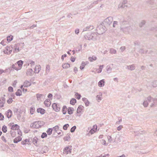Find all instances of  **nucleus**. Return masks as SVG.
I'll return each mask as SVG.
<instances>
[{
	"mask_svg": "<svg viewBox=\"0 0 157 157\" xmlns=\"http://www.w3.org/2000/svg\"><path fill=\"white\" fill-rule=\"evenodd\" d=\"M96 31L98 34L101 35L105 32L106 31V27L101 23L96 28Z\"/></svg>",
	"mask_w": 157,
	"mask_h": 157,
	"instance_id": "obj_1",
	"label": "nucleus"
},
{
	"mask_svg": "<svg viewBox=\"0 0 157 157\" xmlns=\"http://www.w3.org/2000/svg\"><path fill=\"white\" fill-rule=\"evenodd\" d=\"M97 34L95 33H87L85 36V38L89 40H96Z\"/></svg>",
	"mask_w": 157,
	"mask_h": 157,
	"instance_id": "obj_2",
	"label": "nucleus"
},
{
	"mask_svg": "<svg viewBox=\"0 0 157 157\" xmlns=\"http://www.w3.org/2000/svg\"><path fill=\"white\" fill-rule=\"evenodd\" d=\"M113 20L112 17H109L105 19L102 23L105 27H108L112 24Z\"/></svg>",
	"mask_w": 157,
	"mask_h": 157,
	"instance_id": "obj_3",
	"label": "nucleus"
},
{
	"mask_svg": "<svg viewBox=\"0 0 157 157\" xmlns=\"http://www.w3.org/2000/svg\"><path fill=\"white\" fill-rule=\"evenodd\" d=\"M24 46L25 44L24 43L15 44L14 46L15 50L17 52H19L24 48Z\"/></svg>",
	"mask_w": 157,
	"mask_h": 157,
	"instance_id": "obj_4",
	"label": "nucleus"
},
{
	"mask_svg": "<svg viewBox=\"0 0 157 157\" xmlns=\"http://www.w3.org/2000/svg\"><path fill=\"white\" fill-rule=\"evenodd\" d=\"M53 109L56 112L60 111L61 108V105L59 103H53L52 105Z\"/></svg>",
	"mask_w": 157,
	"mask_h": 157,
	"instance_id": "obj_5",
	"label": "nucleus"
},
{
	"mask_svg": "<svg viewBox=\"0 0 157 157\" xmlns=\"http://www.w3.org/2000/svg\"><path fill=\"white\" fill-rule=\"evenodd\" d=\"M121 30L125 33H129L132 31V28L131 26L123 27H121Z\"/></svg>",
	"mask_w": 157,
	"mask_h": 157,
	"instance_id": "obj_6",
	"label": "nucleus"
},
{
	"mask_svg": "<svg viewBox=\"0 0 157 157\" xmlns=\"http://www.w3.org/2000/svg\"><path fill=\"white\" fill-rule=\"evenodd\" d=\"M153 98H151L150 96L148 97L147 98V100L144 101L143 103V105L145 107H147L148 103L151 102V101H153Z\"/></svg>",
	"mask_w": 157,
	"mask_h": 157,
	"instance_id": "obj_7",
	"label": "nucleus"
},
{
	"mask_svg": "<svg viewBox=\"0 0 157 157\" xmlns=\"http://www.w3.org/2000/svg\"><path fill=\"white\" fill-rule=\"evenodd\" d=\"M38 150L40 153H46L48 151V148L47 146H44L42 147L41 150V149L39 148Z\"/></svg>",
	"mask_w": 157,
	"mask_h": 157,
	"instance_id": "obj_8",
	"label": "nucleus"
},
{
	"mask_svg": "<svg viewBox=\"0 0 157 157\" xmlns=\"http://www.w3.org/2000/svg\"><path fill=\"white\" fill-rule=\"evenodd\" d=\"M72 147L69 146L65 147L63 149V152L66 154L70 153L71 152Z\"/></svg>",
	"mask_w": 157,
	"mask_h": 157,
	"instance_id": "obj_9",
	"label": "nucleus"
},
{
	"mask_svg": "<svg viewBox=\"0 0 157 157\" xmlns=\"http://www.w3.org/2000/svg\"><path fill=\"white\" fill-rule=\"evenodd\" d=\"M30 127L33 128H39V125L37 121H35L31 123L30 125Z\"/></svg>",
	"mask_w": 157,
	"mask_h": 157,
	"instance_id": "obj_10",
	"label": "nucleus"
},
{
	"mask_svg": "<svg viewBox=\"0 0 157 157\" xmlns=\"http://www.w3.org/2000/svg\"><path fill=\"white\" fill-rule=\"evenodd\" d=\"M6 116L8 118H10L12 115V112L10 109H9L5 112Z\"/></svg>",
	"mask_w": 157,
	"mask_h": 157,
	"instance_id": "obj_11",
	"label": "nucleus"
},
{
	"mask_svg": "<svg viewBox=\"0 0 157 157\" xmlns=\"http://www.w3.org/2000/svg\"><path fill=\"white\" fill-rule=\"evenodd\" d=\"M82 100L84 102L85 105L86 107L89 106L90 103L87 98H82Z\"/></svg>",
	"mask_w": 157,
	"mask_h": 157,
	"instance_id": "obj_12",
	"label": "nucleus"
},
{
	"mask_svg": "<svg viewBox=\"0 0 157 157\" xmlns=\"http://www.w3.org/2000/svg\"><path fill=\"white\" fill-rule=\"evenodd\" d=\"M94 28V27L93 25L88 26L83 29V31H89L93 29Z\"/></svg>",
	"mask_w": 157,
	"mask_h": 157,
	"instance_id": "obj_13",
	"label": "nucleus"
},
{
	"mask_svg": "<svg viewBox=\"0 0 157 157\" xmlns=\"http://www.w3.org/2000/svg\"><path fill=\"white\" fill-rule=\"evenodd\" d=\"M84 109V107L82 105H80L78 106L77 108V112L78 113H81L82 111Z\"/></svg>",
	"mask_w": 157,
	"mask_h": 157,
	"instance_id": "obj_14",
	"label": "nucleus"
},
{
	"mask_svg": "<svg viewBox=\"0 0 157 157\" xmlns=\"http://www.w3.org/2000/svg\"><path fill=\"white\" fill-rule=\"evenodd\" d=\"M16 63L18 67V69H21L22 68L23 64V61L21 60H20L17 61Z\"/></svg>",
	"mask_w": 157,
	"mask_h": 157,
	"instance_id": "obj_15",
	"label": "nucleus"
},
{
	"mask_svg": "<svg viewBox=\"0 0 157 157\" xmlns=\"http://www.w3.org/2000/svg\"><path fill=\"white\" fill-rule=\"evenodd\" d=\"M18 67L16 63H15L13 64L12 65V67L10 68V70H12V69H14L15 70L17 71H18L19 70H20V69H18L19 67Z\"/></svg>",
	"mask_w": 157,
	"mask_h": 157,
	"instance_id": "obj_16",
	"label": "nucleus"
},
{
	"mask_svg": "<svg viewBox=\"0 0 157 157\" xmlns=\"http://www.w3.org/2000/svg\"><path fill=\"white\" fill-rule=\"evenodd\" d=\"M126 69H128L129 70L131 71H133L135 69V67L134 64H133L131 65L127 66L126 67Z\"/></svg>",
	"mask_w": 157,
	"mask_h": 157,
	"instance_id": "obj_17",
	"label": "nucleus"
},
{
	"mask_svg": "<svg viewBox=\"0 0 157 157\" xmlns=\"http://www.w3.org/2000/svg\"><path fill=\"white\" fill-rule=\"evenodd\" d=\"M22 140V138L20 136H18L15 138L13 140V142L15 143H17L20 141Z\"/></svg>",
	"mask_w": 157,
	"mask_h": 157,
	"instance_id": "obj_18",
	"label": "nucleus"
},
{
	"mask_svg": "<svg viewBox=\"0 0 157 157\" xmlns=\"http://www.w3.org/2000/svg\"><path fill=\"white\" fill-rule=\"evenodd\" d=\"M44 104L46 106L48 107L51 105V102L49 99H47L44 101Z\"/></svg>",
	"mask_w": 157,
	"mask_h": 157,
	"instance_id": "obj_19",
	"label": "nucleus"
},
{
	"mask_svg": "<svg viewBox=\"0 0 157 157\" xmlns=\"http://www.w3.org/2000/svg\"><path fill=\"white\" fill-rule=\"evenodd\" d=\"M104 79H102L100 80L98 83V86L100 87H102L104 86L105 85Z\"/></svg>",
	"mask_w": 157,
	"mask_h": 157,
	"instance_id": "obj_20",
	"label": "nucleus"
},
{
	"mask_svg": "<svg viewBox=\"0 0 157 157\" xmlns=\"http://www.w3.org/2000/svg\"><path fill=\"white\" fill-rule=\"evenodd\" d=\"M40 70V65H36L35 66L34 72L36 73H39Z\"/></svg>",
	"mask_w": 157,
	"mask_h": 157,
	"instance_id": "obj_21",
	"label": "nucleus"
},
{
	"mask_svg": "<svg viewBox=\"0 0 157 157\" xmlns=\"http://www.w3.org/2000/svg\"><path fill=\"white\" fill-rule=\"evenodd\" d=\"M45 110L42 108H38L37 109V112L38 113H40L41 114H44L45 113Z\"/></svg>",
	"mask_w": 157,
	"mask_h": 157,
	"instance_id": "obj_22",
	"label": "nucleus"
},
{
	"mask_svg": "<svg viewBox=\"0 0 157 157\" xmlns=\"http://www.w3.org/2000/svg\"><path fill=\"white\" fill-rule=\"evenodd\" d=\"M19 126L17 124H15L14 125H12L11 128L12 130H18L19 129Z\"/></svg>",
	"mask_w": 157,
	"mask_h": 157,
	"instance_id": "obj_23",
	"label": "nucleus"
},
{
	"mask_svg": "<svg viewBox=\"0 0 157 157\" xmlns=\"http://www.w3.org/2000/svg\"><path fill=\"white\" fill-rule=\"evenodd\" d=\"M31 84L29 81L26 80L24 83V86L25 87H28L31 86Z\"/></svg>",
	"mask_w": 157,
	"mask_h": 157,
	"instance_id": "obj_24",
	"label": "nucleus"
},
{
	"mask_svg": "<svg viewBox=\"0 0 157 157\" xmlns=\"http://www.w3.org/2000/svg\"><path fill=\"white\" fill-rule=\"evenodd\" d=\"M157 105V98H154L153 100V102L151 105V107H153L154 105Z\"/></svg>",
	"mask_w": 157,
	"mask_h": 157,
	"instance_id": "obj_25",
	"label": "nucleus"
},
{
	"mask_svg": "<svg viewBox=\"0 0 157 157\" xmlns=\"http://www.w3.org/2000/svg\"><path fill=\"white\" fill-rule=\"evenodd\" d=\"M74 108L72 107H69L67 109V113L71 115L73 113Z\"/></svg>",
	"mask_w": 157,
	"mask_h": 157,
	"instance_id": "obj_26",
	"label": "nucleus"
},
{
	"mask_svg": "<svg viewBox=\"0 0 157 157\" xmlns=\"http://www.w3.org/2000/svg\"><path fill=\"white\" fill-rule=\"evenodd\" d=\"M33 72V71L32 69H29L26 71V75H31Z\"/></svg>",
	"mask_w": 157,
	"mask_h": 157,
	"instance_id": "obj_27",
	"label": "nucleus"
},
{
	"mask_svg": "<svg viewBox=\"0 0 157 157\" xmlns=\"http://www.w3.org/2000/svg\"><path fill=\"white\" fill-rule=\"evenodd\" d=\"M44 97V95L42 94H36V97L37 99L38 100H40V99L41 98H42Z\"/></svg>",
	"mask_w": 157,
	"mask_h": 157,
	"instance_id": "obj_28",
	"label": "nucleus"
},
{
	"mask_svg": "<svg viewBox=\"0 0 157 157\" xmlns=\"http://www.w3.org/2000/svg\"><path fill=\"white\" fill-rule=\"evenodd\" d=\"M28 63V65L29 66V64H30L31 65V66L32 67L33 66H34L35 65V62L31 60H29L27 61Z\"/></svg>",
	"mask_w": 157,
	"mask_h": 157,
	"instance_id": "obj_29",
	"label": "nucleus"
},
{
	"mask_svg": "<svg viewBox=\"0 0 157 157\" xmlns=\"http://www.w3.org/2000/svg\"><path fill=\"white\" fill-rule=\"evenodd\" d=\"M38 139L36 137H35L33 138V144L36 146L37 145V142Z\"/></svg>",
	"mask_w": 157,
	"mask_h": 157,
	"instance_id": "obj_30",
	"label": "nucleus"
},
{
	"mask_svg": "<svg viewBox=\"0 0 157 157\" xmlns=\"http://www.w3.org/2000/svg\"><path fill=\"white\" fill-rule=\"evenodd\" d=\"M50 70V67L49 65H47L46 67L45 74L47 75L49 72Z\"/></svg>",
	"mask_w": 157,
	"mask_h": 157,
	"instance_id": "obj_31",
	"label": "nucleus"
},
{
	"mask_svg": "<svg viewBox=\"0 0 157 157\" xmlns=\"http://www.w3.org/2000/svg\"><path fill=\"white\" fill-rule=\"evenodd\" d=\"M76 102V100L74 98H72L70 101V103L71 104L74 105Z\"/></svg>",
	"mask_w": 157,
	"mask_h": 157,
	"instance_id": "obj_32",
	"label": "nucleus"
},
{
	"mask_svg": "<svg viewBox=\"0 0 157 157\" xmlns=\"http://www.w3.org/2000/svg\"><path fill=\"white\" fill-rule=\"evenodd\" d=\"M53 131V129L52 128H48L47 130L46 131V132L47 133L48 135H51Z\"/></svg>",
	"mask_w": 157,
	"mask_h": 157,
	"instance_id": "obj_33",
	"label": "nucleus"
},
{
	"mask_svg": "<svg viewBox=\"0 0 157 157\" xmlns=\"http://www.w3.org/2000/svg\"><path fill=\"white\" fill-rule=\"evenodd\" d=\"M15 94L17 96H20L22 95V92L21 90L18 89L15 93Z\"/></svg>",
	"mask_w": 157,
	"mask_h": 157,
	"instance_id": "obj_34",
	"label": "nucleus"
},
{
	"mask_svg": "<svg viewBox=\"0 0 157 157\" xmlns=\"http://www.w3.org/2000/svg\"><path fill=\"white\" fill-rule=\"evenodd\" d=\"M104 66V65H100L99 69L97 70L98 73H99L101 72L102 69H103Z\"/></svg>",
	"mask_w": 157,
	"mask_h": 157,
	"instance_id": "obj_35",
	"label": "nucleus"
},
{
	"mask_svg": "<svg viewBox=\"0 0 157 157\" xmlns=\"http://www.w3.org/2000/svg\"><path fill=\"white\" fill-rule=\"evenodd\" d=\"M86 65V64L85 63V62L84 61H82V63L80 67V68L81 70H83L84 69L85 65Z\"/></svg>",
	"mask_w": 157,
	"mask_h": 157,
	"instance_id": "obj_36",
	"label": "nucleus"
},
{
	"mask_svg": "<svg viewBox=\"0 0 157 157\" xmlns=\"http://www.w3.org/2000/svg\"><path fill=\"white\" fill-rule=\"evenodd\" d=\"M13 36L12 35L8 36L7 37V40L8 42H10L13 39Z\"/></svg>",
	"mask_w": 157,
	"mask_h": 157,
	"instance_id": "obj_37",
	"label": "nucleus"
},
{
	"mask_svg": "<svg viewBox=\"0 0 157 157\" xmlns=\"http://www.w3.org/2000/svg\"><path fill=\"white\" fill-rule=\"evenodd\" d=\"M67 108L66 106H63L62 109V113L63 114H65L67 113Z\"/></svg>",
	"mask_w": 157,
	"mask_h": 157,
	"instance_id": "obj_38",
	"label": "nucleus"
},
{
	"mask_svg": "<svg viewBox=\"0 0 157 157\" xmlns=\"http://www.w3.org/2000/svg\"><path fill=\"white\" fill-rule=\"evenodd\" d=\"M62 67L63 68H67L70 67V64L68 63H65L62 65Z\"/></svg>",
	"mask_w": 157,
	"mask_h": 157,
	"instance_id": "obj_39",
	"label": "nucleus"
},
{
	"mask_svg": "<svg viewBox=\"0 0 157 157\" xmlns=\"http://www.w3.org/2000/svg\"><path fill=\"white\" fill-rule=\"evenodd\" d=\"M37 122L39 125V128L43 126L45 124L44 122L43 121H37Z\"/></svg>",
	"mask_w": 157,
	"mask_h": 157,
	"instance_id": "obj_40",
	"label": "nucleus"
},
{
	"mask_svg": "<svg viewBox=\"0 0 157 157\" xmlns=\"http://www.w3.org/2000/svg\"><path fill=\"white\" fill-rule=\"evenodd\" d=\"M97 59V57L95 56H92V57H89V60L91 62H92L94 60H95Z\"/></svg>",
	"mask_w": 157,
	"mask_h": 157,
	"instance_id": "obj_41",
	"label": "nucleus"
},
{
	"mask_svg": "<svg viewBox=\"0 0 157 157\" xmlns=\"http://www.w3.org/2000/svg\"><path fill=\"white\" fill-rule=\"evenodd\" d=\"M7 127L5 125H4L2 128V130L3 132L4 133H6V132L7 130Z\"/></svg>",
	"mask_w": 157,
	"mask_h": 157,
	"instance_id": "obj_42",
	"label": "nucleus"
},
{
	"mask_svg": "<svg viewBox=\"0 0 157 157\" xmlns=\"http://www.w3.org/2000/svg\"><path fill=\"white\" fill-rule=\"evenodd\" d=\"M112 69V68H111L110 66L109 65H107V66L106 67V70L108 73H110Z\"/></svg>",
	"mask_w": 157,
	"mask_h": 157,
	"instance_id": "obj_43",
	"label": "nucleus"
},
{
	"mask_svg": "<svg viewBox=\"0 0 157 157\" xmlns=\"http://www.w3.org/2000/svg\"><path fill=\"white\" fill-rule=\"evenodd\" d=\"M75 98L78 100H79L80 99L81 97V95L78 93H76L75 94Z\"/></svg>",
	"mask_w": 157,
	"mask_h": 157,
	"instance_id": "obj_44",
	"label": "nucleus"
},
{
	"mask_svg": "<svg viewBox=\"0 0 157 157\" xmlns=\"http://www.w3.org/2000/svg\"><path fill=\"white\" fill-rule=\"evenodd\" d=\"M152 86L154 87H156L157 86V80H155L152 82Z\"/></svg>",
	"mask_w": 157,
	"mask_h": 157,
	"instance_id": "obj_45",
	"label": "nucleus"
},
{
	"mask_svg": "<svg viewBox=\"0 0 157 157\" xmlns=\"http://www.w3.org/2000/svg\"><path fill=\"white\" fill-rule=\"evenodd\" d=\"M10 133L11 134V135L12 137H14L16 135V132L14 131H10Z\"/></svg>",
	"mask_w": 157,
	"mask_h": 157,
	"instance_id": "obj_46",
	"label": "nucleus"
},
{
	"mask_svg": "<svg viewBox=\"0 0 157 157\" xmlns=\"http://www.w3.org/2000/svg\"><path fill=\"white\" fill-rule=\"evenodd\" d=\"M47 136V134L45 132H43L41 135V137L43 139Z\"/></svg>",
	"mask_w": 157,
	"mask_h": 157,
	"instance_id": "obj_47",
	"label": "nucleus"
},
{
	"mask_svg": "<svg viewBox=\"0 0 157 157\" xmlns=\"http://www.w3.org/2000/svg\"><path fill=\"white\" fill-rule=\"evenodd\" d=\"M63 139L65 141H69L70 140L71 137L69 135H68L67 136L65 137Z\"/></svg>",
	"mask_w": 157,
	"mask_h": 157,
	"instance_id": "obj_48",
	"label": "nucleus"
},
{
	"mask_svg": "<svg viewBox=\"0 0 157 157\" xmlns=\"http://www.w3.org/2000/svg\"><path fill=\"white\" fill-rule=\"evenodd\" d=\"M128 5H125V4H123V3H122L121 5L120 4L119 5V8H124L125 7H127Z\"/></svg>",
	"mask_w": 157,
	"mask_h": 157,
	"instance_id": "obj_49",
	"label": "nucleus"
},
{
	"mask_svg": "<svg viewBox=\"0 0 157 157\" xmlns=\"http://www.w3.org/2000/svg\"><path fill=\"white\" fill-rule=\"evenodd\" d=\"M76 128V127L75 126H74L72 127L70 130V132H75V130Z\"/></svg>",
	"mask_w": 157,
	"mask_h": 157,
	"instance_id": "obj_50",
	"label": "nucleus"
},
{
	"mask_svg": "<svg viewBox=\"0 0 157 157\" xmlns=\"http://www.w3.org/2000/svg\"><path fill=\"white\" fill-rule=\"evenodd\" d=\"M146 23V21L145 20H143L139 24V26L140 27H142L143 25H144Z\"/></svg>",
	"mask_w": 157,
	"mask_h": 157,
	"instance_id": "obj_51",
	"label": "nucleus"
},
{
	"mask_svg": "<svg viewBox=\"0 0 157 157\" xmlns=\"http://www.w3.org/2000/svg\"><path fill=\"white\" fill-rule=\"evenodd\" d=\"M69 126V124H66L64 125L63 127V129L66 130L67 129L68 127Z\"/></svg>",
	"mask_w": 157,
	"mask_h": 157,
	"instance_id": "obj_52",
	"label": "nucleus"
},
{
	"mask_svg": "<svg viewBox=\"0 0 157 157\" xmlns=\"http://www.w3.org/2000/svg\"><path fill=\"white\" fill-rule=\"evenodd\" d=\"M110 52L111 54H115L116 51L113 48H111L110 50Z\"/></svg>",
	"mask_w": 157,
	"mask_h": 157,
	"instance_id": "obj_53",
	"label": "nucleus"
},
{
	"mask_svg": "<svg viewBox=\"0 0 157 157\" xmlns=\"http://www.w3.org/2000/svg\"><path fill=\"white\" fill-rule=\"evenodd\" d=\"M35 108L34 107H31L30 109V113L31 114H33V113L34 112H35Z\"/></svg>",
	"mask_w": 157,
	"mask_h": 157,
	"instance_id": "obj_54",
	"label": "nucleus"
},
{
	"mask_svg": "<svg viewBox=\"0 0 157 157\" xmlns=\"http://www.w3.org/2000/svg\"><path fill=\"white\" fill-rule=\"evenodd\" d=\"M4 101H2L0 99V108H2L4 106V105L5 104Z\"/></svg>",
	"mask_w": 157,
	"mask_h": 157,
	"instance_id": "obj_55",
	"label": "nucleus"
},
{
	"mask_svg": "<svg viewBox=\"0 0 157 157\" xmlns=\"http://www.w3.org/2000/svg\"><path fill=\"white\" fill-rule=\"evenodd\" d=\"M147 51H145L143 49H140L139 50V52L141 54H144L145 53H146Z\"/></svg>",
	"mask_w": 157,
	"mask_h": 157,
	"instance_id": "obj_56",
	"label": "nucleus"
},
{
	"mask_svg": "<svg viewBox=\"0 0 157 157\" xmlns=\"http://www.w3.org/2000/svg\"><path fill=\"white\" fill-rule=\"evenodd\" d=\"M101 144L105 146H107L108 145V144L106 143L105 140L104 139H102L101 140Z\"/></svg>",
	"mask_w": 157,
	"mask_h": 157,
	"instance_id": "obj_57",
	"label": "nucleus"
},
{
	"mask_svg": "<svg viewBox=\"0 0 157 157\" xmlns=\"http://www.w3.org/2000/svg\"><path fill=\"white\" fill-rule=\"evenodd\" d=\"M53 97V95L51 93H49L48 95V98L50 99V100H52Z\"/></svg>",
	"mask_w": 157,
	"mask_h": 157,
	"instance_id": "obj_58",
	"label": "nucleus"
},
{
	"mask_svg": "<svg viewBox=\"0 0 157 157\" xmlns=\"http://www.w3.org/2000/svg\"><path fill=\"white\" fill-rule=\"evenodd\" d=\"M13 101V100L12 98H10L7 101V103L8 104H10L12 103Z\"/></svg>",
	"mask_w": 157,
	"mask_h": 157,
	"instance_id": "obj_59",
	"label": "nucleus"
},
{
	"mask_svg": "<svg viewBox=\"0 0 157 157\" xmlns=\"http://www.w3.org/2000/svg\"><path fill=\"white\" fill-rule=\"evenodd\" d=\"M96 99L97 100L101 101L102 99L101 97L99 96L98 95L96 96Z\"/></svg>",
	"mask_w": 157,
	"mask_h": 157,
	"instance_id": "obj_60",
	"label": "nucleus"
},
{
	"mask_svg": "<svg viewBox=\"0 0 157 157\" xmlns=\"http://www.w3.org/2000/svg\"><path fill=\"white\" fill-rule=\"evenodd\" d=\"M107 139L108 141L109 142L111 143L112 141V138L111 136H107Z\"/></svg>",
	"mask_w": 157,
	"mask_h": 157,
	"instance_id": "obj_61",
	"label": "nucleus"
},
{
	"mask_svg": "<svg viewBox=\"0 0 157 157\" xmlns=\"http://www.w3.org/2000/svg\"><path fill=\"white\" fill-rule=\"evenodd\" d=\"M8 90L9 92H12L13 91V89L12 86H9L8 88Z\"/></svg>",
	"mask_w": 157,
	"mask_h": 157,
	"instance_id": "obj_62",
	"label": "nucleus"
},
{
	"mask_svg": "<svg viewBox=\"0 0 157 157\" xmlns=\"http://www.w3.org/2000/svg\"><path fill=\"white\" fill-rule=\"evenodd\" d=\"M53 128H54L55 130L56 131V132H57L58 130V129H59V127L58 126V125H56V126L55 127H54Z\"/></svg>",
	"mask_w": 157,
	"mask_h": 157,
	"instance_id": "obj_63",
	"label": "nucleus"
},
{
	"mask_svg": "<svg viewBox=\"0 0 157 157\" xmlns=\"http://www.w3.org/2000/svg\"><path fill=\"white\" fill-rule=\"evenodd\" d=\"M118 25V22L117 21H114L113 24V27L115 28L116 25Z\"/></svg>",
	"mask_w": 157,
	"mask_h": 157,
	"instance_id": "obj_64",
	"label": "nucleus"
}]
</instances>
